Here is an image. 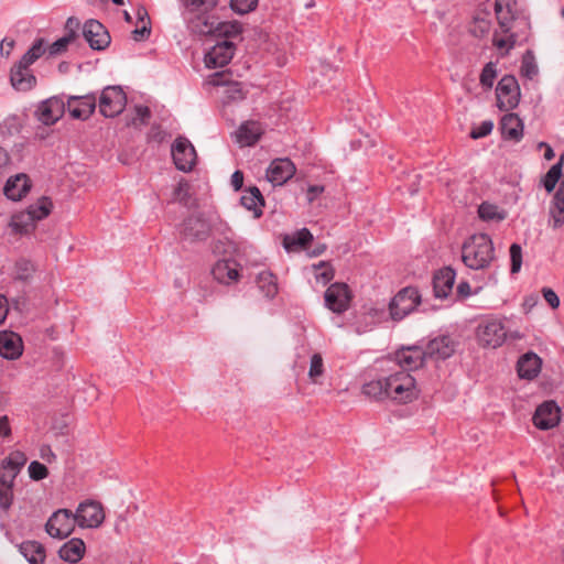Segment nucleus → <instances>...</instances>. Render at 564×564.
<instances>
[{
    "mask_svg": "<svg viewBox=\"0 0 564 564\" xmlns=\"http://www.w3.org/2000/svg\"><path fill=\"white\" fill-rule=\"evenodd\" d=\"M507 337L503 323L500 319H488L482 322L477 328V338L482 347H500Z\"/></svg>",
    "mask_w": 564,
    "mask_h": 564,
    "instance_id": "nucleus-7",
    "label": "nucleus"
},
{
    "mask_svg": "<svg viewBox=\"0 0 564 564\" xmlns=\"http://www.w3.org/2000/svg\"><path fill=\"white\" fill-rule=\"evenodd\" d=\"M235 54V44L232 41H223L214 45L205 55V65L208 68L226 66Z\"/></svg>",
    "mask_w": 564,
    "mask_h": 564,
    "instance_id": "nucleus-15",
    "label": "nucleus"
},
{
    "mask_svg": "<svg viewBox=\"0 0 564 564\" xmlns=\"http://www.w3.org/2000/svg\"><path fill=\"white\" fill-rule=\"evenodd\" d=\"M172 156L175 166L183 172H189L196 164L197 155L191 141L178 137L172 144Z\"/></svg>",
    "mask_w": 564,
    "mask_h": 564,
    "instance_id": "nucleus-9",
    "label": "nucleus"
},
{
    "mask_svg": "<svg viewBox=\"0 0 564 564\" xmlns=\"http://www.w3.org/2000/svg\"><path fill=\"white\" fill-rule=\"evenodd\" d=\"M549 224L553 229H558L564 225V180L560 183L550 203Z\"/></svg>",
    "mask_w": 564,
    "mask_h": 564,
    "instance_id": "nucleus-24",
    "label": "nucleus"
},
{
    "mask_svg": "<svg viewBox=\"0 0 564 564\" xmlns=\"http://www.w3.org/2000/svg\"><path fill=\"white\" fill-rule=\"evenodd\" d=\"M516 4V0H496L495 2L497 22L503 33L512 30Z\"/></svg>",
    "mask_w": 564,
    "mask_h": 564,
    "instance_id": "nucleus-23",
    "label": "nucleus"
},
{
    "mask_svg": "<svg viewBox=\"0 0 564 564\" xmlns=\"http://www.w3.org/2000/svg\"><path fill=\"white\" fill-rule=\"evenodd\" d=\"M207 84L215 87L224 104L242 100L246 96L242 84L230 79L226 73H215L207 79Z\"/></svg>",
    "mask_w": 564,
    "mask_h": 564,
    "instance_id": "nucleus-4",
    "label": "nucleus"
},
{
    "mask_svg": "<svg viewBox=\"0 0 564 564\" xmlns=\"http://www.w3.org/2000/svg\"><path fill=\"white\" fill-rule=\"evenodd\" d=\"M492 44L498 50H505L506 53H508L516 44V35L511 33V31L503 33L499 28V30H496L494 33Z\"/></svg>",
    "mask_w": 564,
    "mask_h": 564,
    "instance_id": "nucleus-47",
    "label": "nucleus"
},
{
    "mask_svg": "<svg viewBox=\"0 0 564 564\" xmlns=\"http://www.w3.org/2000/svg\"><path fill=\"white\" fill-rule=\"evenodd\" d=\"M23 352L21 337L13 332L0 333V355L10 360L18 359Z\"/></svg>",
    "mask_w": 564,
    "mask_h": 564,
    "instance_id": "nucleus-22",
    "label": "nucleus"
},
{
    "mask_svg": "<svg viewBox=\"0 0 564 564\" xmlns=\"http://www.w3.org/2000/svg\"><path fill=\"white\" fill-rule=\"evenodd\" d=\"M296 169L289 159H275L267 170V178L273 185H283L295 173Z\"/></svg>",
    "mask_w": 564,
    "mask_h": 564,
    "instance_id": "nucleus-20",
    "label": "nucleus"
},
{
    "mask_svg": "<svg viewBox=\"0 0 564 564\" xmlns=\"http://www.w3.org/2000/svg\"><path fill=\"white\" fill-rule=\"evenodd\" d=\"M455 276V271L451 268H444L434 275L433 288L436 297L444 299L452 292Z\"/></svg>",
    "mask_w": 564,
    "mask_h": 564,
    "instance_id": "nucleus-30",
    "label": "nucleus"
},
{
    "mask_svg": "<svg viewBox=\"0 0 564 564\" xmlns=\"http://www.w3.org/2000/svg\"><path fill=\"white\" fill-rule=\"evenodd\" d=\"M241 205L253 213V217L258 218L262 214L264 199L257 187H250L241 197Z\"/></svg>",
    "mask_w": 564,
    "mask_h": 564,
    "instance_id": "nucleus-35",
    "label": "nucleus"
},
{
    "mask_svg": "<svg viewBox=\"0 0 564 564\" xmlns=\"http://www.w3.org/2000/svg\"><path fill=\"white\" fill-rule=\"evenodd\" d=\"M541 369V359L538 355L528 352L518 361V373L521 378L533 379Z\"/></svg>",
    "mask_w": 564,
    "mask_h": 564,
    "instance_id": "nucleus-32",
    "label": "nucleus"
},
{
    "mask_svg": "<svg viewBox=\"0 0 564 564\" xmlns=\"http://www.w3.org/2000/svg\"><path fill=\"white\" fill-rule=\"evenodd\" d=\"M11 435V426L7 415L0 416V436L9 437Z\"/></svg>",
    "mask_w": 564,
    "mask_h": 564,
    "instance_id": "nucleus-62",
    "label": "nucleus"
},
{
    "mask_svg": "<svg viewBox=\"0 0 564 564\" xmlns=\"http://www.w3.org/2000/svg\"><path fill=\"white\" fill-rule=\"evenodd\" d=\"M209 231V225L205 219L199 216H191L184 220L181 236L185 241L195 242L207 239Z\"/></svg>",
    "mask_w": 564,
    "mask_h": 564,
    "instance_id": "nucleus-18",
    "label": "nucleus"
},
{
    "mask_svg": "<svg viewBox=\"0 0 564 564\" xmlns=\"http://www.w3.org/2000/svg\"><path fill=\"white\" fill-rule=\"evenodd\" d=\"M243 184V173L241 171H235L231 175V185L235 191H239Z\"/></svg>",
    "mask_w": 564,
    "mask_h": 564,
    "instance_id": "nucleus-63",
    "label": "nucleus"
},
{
    "mask_svg": "<svg viewBox=\"0 0 564 564\" xmlns=\"http://www.w3.org/2000/svg\"><path fill=\"white\" fill-rule=\"evenodd\" d=\"M66 108L67 102L65 104L63 99L58 97H51L37 106L35 113L39 121L46 126H51L63 117Z\"/></svg>",
    "mask_w": 564,
    "mask_h": 564,
    "instance_id": "nucleus-13",
    "label": "nucleus"
},
{
    "mask_svg": "<svg viewBox=\"0 0 564 564\" xmlns=\"http://www.w3.org/2000/svg\"><path fill=\"white\" fill-rule=\"evenodd\" d=\"M494 129V122L491 120L482 121L478 127H475L470 131V137L473 139H479L491 133Z\"/></svg>",
    "mask_w": 564,
    "mask_h": 564,
    "instance_id": "nucleus-57",
    "label": "nucleus"
},
{
    "mask_svg": "<svg viewBox=\"0 0 564 564\" xmlns=\"http://www.w3.org/2000/svg\"><path fill=\"white\" fill-rule=\"evenodd\" d=\"M188 29L196 34H214L216 23L207 13L184 14Z\"/></svg>",
    "mask_w": 564,
    "mask_h": 564,
    "instance_id": "nucleus-31",
    "label": "nucleus"
},
{
    "mask_svg": "<svg viewBox=\"0 0 564 564\" xmlns=\"http://www.w3.org/2000/svg\"><path fill=\"white\" fill-rule=\"evenodd\" d=\"M85 543L82 539H70L58 551L61 558L64 561L76 563L83 558L85 554Z\"/></svg>",
    "mask_w": 564,
    "mask_h": 564,
    "instance_id": "nucleus-33",
    "label": "nucleus"
},
{
    "mask_svg": "<svg viewBox=\"0 0 564 564\" xmlns=\"http://www.w3.org/2000/svg\"><path fill=\"white\" fill-rule=\"evenodd\" d=\"M14 47V40L3 39L0 44V54L9 57Z\"/></svg>",
    "mask_w": 564,
    "mask_h": 564,
    "instance_id": "nucleus-61",
    "label": "nucleus"
},
{
    "mask_svg": "<svg viewBox=\"0 0 564 564\" xmlns=\"http://www.w3.org/2000/svg\"><path fill=\"white\" fill-rule=\"evenodd\" d=\"M20 552L30 564H42L45 558V550L39 542L26 541L20 545Z\"/></svg>",
    "mask_w": 564,
    "mask_h": 564,
    "instance_id": "nucleus-39",
    "label": "nucleus"
},
{
    "mask_svg": "<svg viewBox=\"0 0 564 564\" xmlns=\"http://www.w3.org/2000/svg\"><path fill=\"white\" fill-rule=\"evenodd\" d=\"M53 204L47 197H42L36 204L30 205L26 210L12 215L9 226L13 234L28 235L35 229L39 220L47 217Z\"/></svg>",
    "mask_w": 564,
    "mask_h": 564,
    "instance_id": "nucleus-3",
    "label": "nucleus"
},
{
    "mask_svg": "<svg viewBox=\"0 0 564 564\" xmlns=\"http://www.w3.org/2000/svg\"><path fill=\"white\" fill-rule=\"evenodd\" d=\"M188 192V184L186 182H180L174 189V199L184 200Z\"/></svg>",
    "mask_w": 564,
    "mask_h": 564,
    "instance_id": "nucleus-59",
    "label": "nucleus"
},
{
    "mask_svg": "<svg viewBox=\"0 0 564 564\" xmlns=\"http://www.w3.org/2000/svg\"><path fill=\"white\" fill-rule=\"evenodd\" d=\"M212 273L219 283L229 285L239 280V265L232 260H221L214 265Z\"/></svg>",
    "mask_w": 564,
    "mask_h": 564,
    "instance_id": "nucleus-25",
    "label": "nucleus"
},
{
    "mask_svg": "<svg viewBox=\"0 0 564 564\" xmlns=\"http://www.w3.org/2000/svg\"><path fill=\"white\" fill-rule=\"evenodd\" d=\"M242 31V26L237 21H227V22H218L215 26L214 34L217 36L225 37V41H230V39H236L240 35Z\"/></svg>",
    "mask_w": 564,
    "mask_h": 564,
    "instance_id": "nucleus-44",
    "label": "nucleus"
},
{
    "mask_svg": "<svg viewBox=\"0 0 564 564\" xmlns=\"http://www.w3.org/2000/svg\"><path fill=\"white\" fill-rule=\"evenodd\" d=\"M31 184L26 174L10 177L3 188L4 195L12 200H20L30 191Z\"/></svg>",
    "mask_w": 564,
    "mask_h": 564,
    "instance_id": "nucleus-27",
    "label": "nucleus"
},
{
    "mask_svg": "<svg viewBox=\"0 0 564 564\" xmlns=\"http://www.w3.org/2000/svg\"><path fill=\"white\" fill-rule=\"evenodd\" d=\"M489 12H484L482 15L477 14L470 25V32L476 37L486 36L491 28V21L489 19Z\"/></svg>",
    "mask_w": 564,
    "mask_h": 564,
    "instance_id": "nucleus-45",
    "label": "nucleus"
},
{
    "mask_svg": "<svg viewBox=\"0 0 564 564\" xmlns=\"http://www.w3.org/2000/svg\"><path fill=\"white\" fill-rule=\"evenodd\" d=\"M258 0H230L231 9L239 13L245 14L254 9Z\"/></svg>",
    "mask_w": 564,
    "mask_h": 564,
    "instance_id": "nucleus-55",
    "label": "nucleus"
},
{
    "mask_svg": "<svg viewBox=\"0 0 564 564\" xmlns=\"http://www.w3.org/2000/svg\"><path fill=\"white\" fill-rule=\"evenodd\" d=\"M497 105L501 110L516 108L520 99L519 85L513 76H503L497 86Z\"/></svg>",
    "mask_w": 564,
    "mask_h": 564,
    "instance_id": "nucleus-11",
    "label": "nucleus"
},
{
    "mask_svg": "<svg viewBox=\"0 0 564 564\" xmlns=\"http://www.w3.org/2000/svg\"><path fill=\"white\" fill-rule=\"evenodd\" d=\"M510 258H511V272L517 273L521 269L522 264V250L521 247L517 243H512L510 247Z\"/></svg>",
    "mask_w": 564,
    "mask_h": 564,
    "instance_id": "nucleus-56",
    "label": "nucleus"
},
{
    "mask_svg": "<svg viewBox=\"0 0 564 564\" xmlns=\"http://www.w3.org/2000/svg\"><path fill=\"white\" fill-rule=\"evenodd\" d=\"M30 64L20 59L10 69V83L18 91H29L36 85V77L30 69Z\"/></svg>",
    "mask_w": 564,
    "mask_h": 564,
    "instance_id": "nucleus-16",
    "label": "nucleus"
},
{
    "mask_svg": "<svg viewBox=\"0 0 564 564\" xmlns=\"http://www.w3.org/2000/svg\"><path fill=\"white\" fill-rule=\"evenodd\" d=\"M563 161L564 155H561L560 161L549 170V172L545 174L543 178V185L549 193H551L555 188L562 175Z\"/></svg>",
    "mask_w": 564,
    "mask_h": 564,
    "instance_id": "nucleus-48",
    "label": "nucleus"
},
{
    "mask_svg": "<svg viewBox=\"0 0 564 564\" xmlns=\"http://www.w3.org/2000/svg\"><path fill=\"white\" fill-rule=\"evenodd\" d=\"M35 271L34 264L26 259H20L15 263V278L19 280H29Z\"/></svg>",
    "mask_w": 564,
    "mask_h": 564,
    "instance_id": "nucleus-51",
    "label": "nucleus"
},
{
    "mask_svg": "<svg viewBox=\"0 0 564 564\" xmlns=\"http://www.w3.org/2000/svg\"><path fill=\"white\" fill-rule=\"evenodd\" d=\"M561 419V410L554 401H545L539 405L533 415V423L540 430L556 426Z\"/></svg>",
    "mask_w": 564,
    "mask_h": 564,
    "instance_id": "nucleus-14",
    "label": "nucleus"
},
{
    "mask_svg": "<svg viewBox=\"0 0 564 564\" xmlns=\"http://www.w3.org/2000/svg\"><path fill=\"white\" fill-rule=\"evenodd\" d=\"M126 105V94L119 86H108L100 94L99 111L105 117L113 118L120 115Z\"/></svg>",
    "mask_w": 564,
    "mask_h": 564,
    "instance_id": "nucleus-5",
    "label": "nucleus"
},
{
    "mask_svg": "<svg viewBox=\"0 0 564 564\" xmlns=\"http://www.w3.org/2000/svg\"><path fill=\"white\" fill-rule=\"evenodd\" d=\"M313 239L311 231L303 228L293 235L284 237L283 245L288 250H293L296 247L306 248L310 241Z\"/></svg>",
    "mask_w": 564,
    "mask_h": 564,
    "instance_id": "nucleus-42",
    "label": "nucleus"
},
{
    "mask_svg": "<svg viewBox=\"0 0 564 564\" xmlns=\"http://www.w3.org/2000/svg\"><path fill=\"white\" fill-rule=\"evenodd\" d=\"M455 341L449 336L434 338L425 349L427 357L446 359L455 351Z\"/></svg>",
    "mask_w": 564,
    "mask_h": 564,
    "instance_id": "nucleus-28",
    "label": "nucleus"
},
{
    "mask_svg": "<svg viewBox=\"0 0 564 564\" xmlns=\"http://www.w3.org/2000/svg\"><path fill=\"white\" fill-rule=\"evenodd\" d=\"M497 76L496 67L494 63H487L480 74V84L485 88H491L494 85V80Z\"/></svg>",
    "mask_w": 564,
    "mask_h": 564,
    "instance_id": "nucleus-52",
    "label": "nucleus"
},
{
    "mask_svg": "<svg viewBox=\"0 0 564 564\" xmlns=\"http://www.w3.org/2000/svg\"><path fill=\"white\" fill-rule=\"evenodd\" d=\"M14 475L0 474V509L8 511L13 502Z\"/></svg>",
    "mask_w": 564,
    "mask_h": 564,
    "instance_id": "nucleus-37",
    "label": "nucleus"
},
{
    "mask_svg": "<svg viewBox=\"0 0 564 564\" xmlns=\"http://www.w3.org/2000/svg\"><path fill=\"white\" fill-rule=\"evenodd\" d=\"M544 300L549 303L552 308L560 306V299L552 289L544 288L542 290Z\"/></svg>",
    "mask_w": 564,
    "mask_h": 564,
    "instance_id": "nucleus-58",
    "label": "nucleus"
},
{
    "mask_svg": "<svg viewBox=\"0 0 564 564\" xmlns=\"http://www.w3.org/2000/svg\"><path fill=\"white\" fill-rule=\"evenodd\" d=\"M462 259L465 265L473 270L487 268L494 260V246L489 236H471L463 246Z\"/></svg>",
    "mask_w": 564,
    "mask_h": 564,
    "instance_id": "nucleus-1",
    "label": "nucleus"
},
{
    "mask_svg": "<svg viewBox=\"0 0 564 564\" xmlns=\"http://www.w3.org/2000/svg\"><path fill=\"white\" fill-rule=\"evenodd\" d=\"M150 28L147 25V23H143L141 28H137L132 31V36L134 41H141L150 35Z\"/></svg>",
    "mask_w": 564,
    "mask_h": 564,
    "instance_id": "nucleus-60",
    "label": "nucleus"
},
{
    "mask_svg": "<svg viewBox=\"0 0 564 564\" xmlns=\"http://www.w3.org/2000/svg\"><path fill=\"white\" fill-rule=\"evenodd\" d=\"M135 112H137V119H139L141 123H144L148 120V118L150 117V110L148 107L138 106L135 108Z\"/></svg>",
    "mask_w": 564,
    "mask_h": 564,
    "instance_id": "nucleus-64",
    "label": "nucleus"
},
{
    "mask_svg": "<svg viewBox=\"0 0 564 564\" xmlns=\"http://www.w3.org/2000/svg\"><path fill=\"white\" fill-rule=\"evenodd\" d=\"M83 35L93 50H105L110 44L108 31L97 20H89L84 24Z\"/></svg>",
    "mask_w": 564,
    "mask_h": 564,
    "instance_id": "nucleus-17",
    "label": "nucleus"
},
{
    "mask_svg": "<svg viewBox=\"0 0 564 564\" xmlns=\"http://www.w3.org/2000/svg\"><path fill=\"white\" fill-rule=\"evenodd\" d=\"M77 26H78V22L75 19L69 18L67 20L66 28L68 30V33L66 35H64L63 37L58 39L57 41H55L54 43H52L50 45L46 44L47 53L50 56L59 55L67 50L69 43L73 42L76 36L73 28H77Z\"/></svg>",
    "mask_w": 564,
    "mask_h": 564,
    "instance_id": "nucleus-34",
    "label": "nucleus"
},
{
    "mask_svg": "<svg viewBox=\"0 0 564 564\" xmlns=\"http://www.w3.org/2000/svg\"><path fill=\"white\" fill-rule=\"evenodd\" d=\"M28 458L26 455L21 451H13L7 458L2 460L1 467L2 475H14V478L20 473L21 468L25 465Z\"/></svg>",
    "mask_w": 564,
    "mask_h": 564,
    "instance_id": "nucleus-36",
    "label": "nucleus"
},
{
    "mask_svg": "<svg viewBox=\"0 0 564 564\" xmlns=\"http://www.w3.org/2000/svg\"><path fill=\"white\" fill-rule=\"evenodd\" d=\"M324 375V361L321 354H314L311 358L308 378L313 383H319L321 377Z\"/></svg>",
    "mask_w": 564,
    "mask_h": 564,
    "instance_id": "nucleus-49",
    "label": "nucleus"
},
{
    "mask_svg": "<svg viewBox=\"0 0 564 564\" xmlns=\"http://www.w3.org/2000/svg\"><path fill=\"white\" fill-rule=\"evenodd\" d=\"M421 296L415 288L402 289L390 303V314L395 321H400L410 314L420 303Z\"/></svg>",
    "mask_w": 564,
    "mask_h": 564,
    "instance_id": "nucleus-6",
    "label": "nucleus"
},
{
    "mask_svg": "<svg viewBox=\"0 0 564 564\" xmlns=\"http://www.w3.org/2000/svg\"><path fill=\"white\" fill-rule=\"evenodd\" d=\"M315 279L323 285L327 284L334 278V269L329 263L321 261L313 265Z\"/></svg>",
    "mask_w": 564,
    "mask_h": 564,
    "instance_id": "nucleus-50",
    "label": "nucleus"
},
{
    "mask_svg": "<svg viewBox=\"0 0 564 564\" xmlns=\"http://www.w3.org/2000/svg\"><path fill=\"white\" fill-rule=\"evenodd\" d=\"M521 74L529 79H532L534 76L538 75V66L533 57L530 56L529 54L523 56Z\"/></svg>",
    "mask_w": 564,
    "mask_h": 564,
    "instance_id": "nucleus-54",
    "label": "nucleus"
},
{
    "mask_svg": "<svg viewBox=\"0 0 564 564\" xmlns=\"http://www.w3.org/2000/svg\"><path fill=\"white\" fill-rule=\"evenodd\" d=\"M324 299L326 307L339 314L348 308L351 295L347 284L337 282L328 286Z\"/></svg>",
    "mask_w": 564,
    "mask_h": 564,
    "instance_id": "nucleus-12",
    "label": "nucleus"
},
{
    "mask_svg": "<svg viewBox=\"0 0 564 564\" xmlns=\"http://www.w3.org/2000/svg\"><path fill=\"white\" fill-rule=\"evenodd\" d=\"M47 52L44 39H36L28 52L21 57L25 64H34L41 56Z\"/></svg>",
    "mask_w": 564,
    "mask_h": 564,
    "instance_id": "nucleus-46",
    "label": "nucleus"
},
{
    "mask_svg": "<svg viewBox=\"0 0 564 564\" xmlns=\"http://www.w3.org/2000/svg\"><path fill=\"white\" fill-rule=\"evenodd\" d=\"M257 284L268 299H273L279 292L276 276L269 271H261L258 274Z\"/></svg>",
    "mask_w": 564,
    "mask_h": 564,
    "instance_id": "nucleus-40",
    "label": "nucleus"
},
{
    "mask_svg": "<svg viewBox=\"0 0 564 564\" xmlns=\"http://www.w3.org/2000/svg\"><path fill=\"white\" fill-rule=\"evenodd\" d=\"M263 133L261 124L257 121H247L236 131L235 137L240 147H251L258 142Z\"/></svg>",
    "mask_w": 564,
    "mask_h": 564,
    "instance_id": "nucleus-26",
    "label": "nucleus"
},
{
    "mask_svg": "<svg viewBox=\"0 0 564 564\" xmlns=\"http://www.w3.org/2000/svg\"><path fill=\"white\" fill-rule=\"evenodd\" d=\"M75 524L74 514L68 509H59L50 517L45 530L52 538L64 539L73 532Z\"/></svg>",
    "mask_w": 564,
    "mask_h": 564,
    "instance_id": "nucleus-10",
    "label": "nucleus"
},
{
    "mask_svg": "<svg viewBox=\"0 0 564 564\" xmlns=\"http://www.w3.org/2000/svg\"><path fill=\"white\" fill-rule=\"evenodd\" d=\"M96 109V97L94 95L69 96L67 98V110L74 119L86 120Z\"/></svg>",
    "mask_w": 564,
    "mask_h": 564,
    "instance_id": "nucleus-19",
    "label": "nucleus"
},
{
    "mask_svg": "<svg viewBox=\"0 0 564 564\" xmlns=\"http://www.w3.org/2000/svg\"><path fill=\"white\" fill-rule=\"evenodd\" d=\"M387 377L371 380L362 386V393L376 401L388 400Z\"/></svg>",
    "mask_w": 564,
    "mask_h": 564,
    "instance_id": "nucleus-38",
    "label": "nucleus"
},
{
    "mask_svg": "<svg viewBox=\"0 0 564 564\" xmlns=\"http://www.w3.org/2000/svg\"><path fill=\"white\" fill-rule=\"evenodd\" d=\"M502 137L511 141H520L523 135V123L516 113H507L500 121Z\"/></svg>",
    "mask_w": 564,
    "mask_h": 564,
    "instance_id": "nucleus-29",
    "label": "nucleus"
},
{
    "mask_svg": "<svg viewBox=\"0 0 564 564\" xmlns=\"http://www.w3.org/2000/svg\"><path fill=\"white\" fill-rule=\"evenodd\" d=\"M28 471L30 478L33 480H42L48 476L47 467L37 460H34L29 465Z\"/></svg>",
    "mask_w": 564,
    "mask_h": 564,
    "instance_id": "nucleus-53",
    "label": "nucleus"
},
{
    "mask_svg": "<svg viewBox=\"0 0 564 564\" xmlns=\"http://www.w3.org/2000/svg\"><path fill=\"white\" fill-rule=\"evenodd\" d=\"M386 384H388V400L399 404L411 403L420 395L415 378L405 370L389 375Z\"/></svg>",
    "mask_w": 564,
    "mask_h": 564,
    "instance_id": "nucleus-2",
    "label": "nucleus"
},
{
    "mask_svg": "<svg viewBox=\"0 0 564 564\" xmlns=\"http://www.w3.org/2000/svg\"><path fill=\"white\" fill-rule=\"evenodd\" d=\"M426 358V351L419 346L404 347L395 354V361L409 371L422 367Z\"/></svg>",
    "mask_w": 564,
    "mask_h": 564,
    "instance_id": "nucleus-21",
    "label": "nucleus"
},
{
    "mask_svg": "<svg viewBox=\"0 0 564 564\" xmlns=\"http://www.w3.org/2000/svg\"><path fill=\"white\" fill-rule=\"evenodd\" d=\"M74 517L80 528L95 529L102 524L105 512L99 502L88 500L79 503Z\"/></svg>",
    "mask_w": 564,
    "mask_h": 564,
    "instance_id": "nucleus-8",
    "label": "nucleus"
},
{
    "mask_svg": "<svg viewBox=\"0 0 564 564\" xmlns=\"http://www.w3.org/2000/svg\"><path fill=\"white\" fill-rule=\"evenodd\" d=\"M478 216L485 221H502L507 218V212L495 204L484 202L478 207Z\"/></svg>",
    "mask_w": 564,
    "mask_h": 564,
    "instance_id": "nucleus-41",
    "label": "nucleus"
},
{
    "mask_svg": "<svg viewBox=\"0 0 564 564\" xmlns=\"http://www.w3.org/2000/svg\"><path fill=\"white\" fill-rule=\"evenodd\" d=\"M184 14L208 13L214 10L218 0H182Z\"/></svg>",
    "mask_w": 564,
    "mask_h": 564,
    "instance_id": "nucleus-43",
    "label": "nucleus"
}]
</instances>
